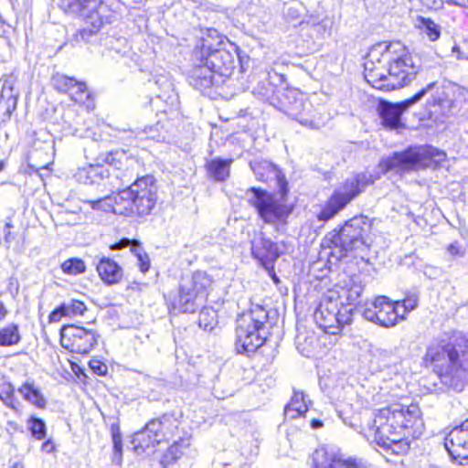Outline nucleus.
Returning a JSON list of instances; mask_svg holds the SVG:
<instances>
[{
    "label": "nucleus",
    "mask_w": 468,
    "mask_h": 468,
    "mask_svg": "<svg viewBox=\"0 0 468 468\" xmlns=\"http://www.w3.org/2000/svg\"><path fill=\"white\" fill-rule=\"evenodd\" d=\"M2 169V165H0V170Z\"/></svg>",
    "instance_id": "obj_57"
},
{
    "label": "nucleus",
    "mask_w": 468,
    "mask_h": 468,
    "mask_svg": "<svg viewBox=\"0 0 468 468\" xmlns=\"http://www.w3.org/2000/svg\"><path fill=\"white\" fill-rule=\"evenodd\" d=\"M416 27L422 34L427 36L431 41L437 40L441 36L440 26L430 18L419 17L416 22Z\"/></svg>",
    "instance_id": "obj_34"
},
{
    "label": "nucleus",
    "mask_w": 468,
    "mask_h": 468,
    "mask_svg": "<svg viewBox=\"0 0 468 468\" xmlns=\"http://www.w3.org/2000/svg\"><path fill=\"white\" fill-rule=\"evenodd\" d=\"M247 194L248 201L256 208L260 218L265 223L283 221L290 214L285 205L260 188L251 187Z\"/></svg>",
    "instance_id": "obj_13"
},
{
    "label": "nucleus",
    "mask_w": 468,
    "mask_h": 468,
    "mask_svg": "<svg viewBox=\"0 0 468 468\" xmlns=\"http://www.w3.org/2000/svg\"><path fill=\"white\" fill-rule=\"evenodd\" d=\"M425 428L422 411L418 402L393 401L374 410L370 430L373 441L387 454L407 455L413 441Z\"/></svg>",
    "instance_id": "obj_1"
},
{
    "label": "nucleus",
    "mask_w": 468,
    "mask_h": 468,
    "mask_svg": "<svg viewBox=\"0 0 468 468\" xmlns=\"http://www.w3.org/2000/svg\"><path fill=\"white\" fill-rule=\"evenodd\" d=\"M101 279L107 284L118 283L123 275L122 269L112 259L102 258L97 265Z\"/></svg>",
    "instance_id": "obj_25"
},
{
    "label": "nucleus",
    "mask_w": 468,
    "mask_h": 468,
    "mask_svg": "<svg viewBox=\"0 0 468 468\" xmlns=\"http://www.w3.org/2000/svg\"><path fill=\"white\" fill-rule=\"evenodd\" d=\"M312 468H367L356 458L317 448L312 454Z\"/></svg>",
    "instance_id": "obj_18"
},
{
    "label": "nucleus",
    "mask_w": 468,
    "mask_h": 468,
    "mask_svg": "<svg viewBox=\"0 0 468 468\" xmlns=\"http://www.w3.org/2000/svg\"><path fill=\"white\" fill-rule=\"evenodd\" d=\"M110 433L112 441V462L117 465H121L123 458V444L121 427L118 421L111 424Z\"/></svg>",
    "instance_id": "obj_29"
},
{
    "label": "nucleus",
    "mask_w": 468,
    "mask_h": 468,
    "mask_svg": "<svg viewBox=\"0 0 468 468\" xmlns=\"http://www.w3.org/2000/svg\"><path fill=\"white\" fill-rule=\"evenodd\" d=\"M61 5L67 12L82 17L91 27L90 31H98L114 17V12L103 0H61Z\"/></svg>",
    "instance_id": "obj_11"
},
{
    "label": "nucleus",
    "mask_w": 468,
    "mask_h": 468,
    "mask_svg": "<svg viewBox=\"0 0 468 468\" xmlns=\"http://www.w3.org/2000/svg\"><path fill=\"white\" fill-rule=\"evenodd\" d=\"M464 1H465L464 3H467V2H468V0H464Z\"/></svg>",
    "instance_id": "obj_58"
},
{
    "label": "nucleus",
    "mask_w": 468,
    "mask_h": 468,
    "mask_svg": "<svg viewBox=\"0 0 468 468\" xmlns=\"http://www.w3.org/2000/svg\"><path fill=\"white\" fill-rule=\"evenodd\" d=\"M89 367L97 376L105 377L108 375L109 368L107 364L98 357H92L89 361Z\"/></svg>",
    "instance_id": "obj_44"
},
{
    "label": "nucleus",
    "mask_w": 468,
    "mask_h": 468,
    "mask_svg": "<svg viewBox=\"0 0 468 468\" xmlns=\"http://www.w3.org/2000/svg\"><path fill=\"white\" fill-rule=\"evenodd\" d=\"M447 252L451 256H462V255H463V248H462V246L458 242L451 243L447 247Z\"/></svg>",
    "instance_id": "obj_45"
},
{
    "label": "nucleus",
    "mask_w": 468,
    "mask_h": 468,
    "mask_svg": "<svg viewBox=\"0 0 468 468\" xmlns=\"http://www.w3.org/2000/svg\"><path fill=\"white\" fill-rule=\"evenodd\" d=\"M18 95L11 85L4 84L1 90L0 109L4 110L5 119L9 120L16 111Z\"/></svg>",
    "instance_id": "obj_30"
},
{
    "label": "nucleus",
    "mask_w": 468,
    "mask_h": 468,
    "mask_svg": "<svg viewBox=\"0 0 468 468\" xmlns=\"http://www.w3.org/2000/svg\"><path fill=\"white\" fill-rule=\"evenodd\" d=\"M119 192L113 196H108L98 200H87L86 202L90 205L94 210H101L104 212H112L114 214L124 215L123 211H121L122 207V203L119 202Z\"/></svg>",
    "instance_id": "obj_28"
},
{
    "label": "nucleus",
    "mask_w": 468,
    "mask_h": 468,
    "mask_svg": "<svg viewBox=\"0 0 468 468\" xmlns=\"http://www.w3.org/2000/svg\"><path fill=\"white\" fill-rule=\"evenodd\" d=\"M251 253L265 268L271 267L280 256L277 244L265 239L261 234L252 239Z\"/></svg>",
    "instance_id": "obj_22"
},
{
    "label": "nucleus",
    "mask_w": 468,
    "mask_h": 468,
    "mask_svg": "<svg viewBox=\"0 0 468 468\" xmlns=\"http://www.w3.org/2000/svg\"><path fill=\"white\" fill-rule=\"evenodd\" d=\"M275 354H272L269 358H267V363L266 364H271L273 362V360L275 359Z\"/></svg>",
    "instance_id": "obj_53"
},
{
    "label": "nucleus",
    "mask_w": 468,
    "mask_h": 468,
    "mask_svg": "<svg viewBox=\"0 0 468 468\" xmlns=\"http://www.w3.org/2000/svg\"><path fill=\"white\" fill-rule=\"evenodd\" d=\"M238 50L239 48L232 43L218 41L215 46L210 39L203 38L200 47L195 50V57L201 63H207L224 82L236 69Z\"/></svg>",
    "instance_id": "obj_8"
},
{
    "label": "nucleus",
    "mask_w": 468,
    "mask_h": 468,
    "mask_svg": "<svg viewBox=\"0 0 468 468\" xmlns=\"http://www.w3.org/2000/svg\"><path fill=\"white\" fill-rule=\"evenodd\" d=\"M433 86L434 83H430L427 88L422 89L411 98L399 103L380 101L378 112L380 116L382 125L389 129H398L401 127L402 123L400 118L402 113L421 100L427 93L428 90Z\"/></svg>",
    "instance_id": "obj_16"
},
{
    "label": "nucleus",
    "mask_w": 468,
    "mask_h": 468,
    "mask_svg": "<svg viewBox=\"0 0 468 468\" xmlns=\"http://www.w3.org/2000/svg\"><path fill=\"white\" fill-rule=\"evenodd\" d=\"M102 160L111 167L121 169L128 158L124 152H112L106 154Z\"/></svg>",
    "instance_id": "obj_42"
},
{
    "label": "nucleus",
    "mask_w": 468,
    "mask_h": 468,
    "mask_svg": "<svg viewBox=\"0 0 468 468\" xmlns=\"http://www.w3.org/2000/svg\"><path fill=\"white\" fill-rule=\"evenodd\" d=\"M455 5H461V6H463V7H468V2L467 3H458V2H453Z\"/></svg>",
    "instance_id": "obj_55"
},
{
    "label": "nucleus",
    "mask_w": 468,
    "mask_h": 468,
    "mask_svg": "<svg viewBox=\"0 0 468 468\" xmlns=\"http://www.w3.org/2000/svg\"><path fill=\"white\" fill-rule=\"evenodd\" d=\"M235 332V351L247 356H250L262 347L270 335L265 324H240Z\"/></svg>",
    "instance_id": "obj_12"
},
{
    "label": "nucleus",
    "mask_w": 468,
    "mask_h": 468,
    "mask_svg": "<svg viewBox=\"0 0 468 468\" xmlns=\"http://www.w3.org/2000/svg\"><path fill=\"white\" fill-rule=\"evenodd\" d=\"M468 434V418L459 425Z\"/></svg>",
    "instance_id": "obj_52"
},
{
    "label": "nucleus",
    "mask_w": 468,
    "mask_h": 468,
    "mask_svg": "<svg viewBox=\"0 0 468 468\" xmlns=\"http://www.w3.org/2000/svg\"><path fill=\"white\" fill-rule=\"evenodd\" d=\"M144 133L148 134V138L157 142H165L170 139V132L165 127V124L160 121L154 127L145 128Z\"/></svg>",
    "instance_id": "obj_38"
},
{
    "label": "nucleus",
    "mask_w": 468,
    "mask_h": 468,
    "mask_svg": "<svg viewBox=\"0 0 468 468\" xmlns=\"http://www.w3.org/2000/svg\"><path fill=\"white\" fill-rule=\"evenodd\" d=\"M309 410V403L305 394L300 390H294L290 400L284 407V417L290 420L305 417Z\"/></svg>",
    "instance_id": "obj_24"
},
{
    "label": "nucleus",
    "mask_w": 468,
    "mask_h": 468,
    "mask_svg": "<svg viewBox=\"0 0 468 468\" xmlns=\"http://www.w3.org/2000/svg\"><path fill=\"white\" fill-rule=\"evenodd\" d=\"M446 158V154L432 146L410 147L405 151L394 153L383 159L379 165L383 172L396 170L397 172L416 171L436 166Z\"/></svg>",
    "instance_id": "obj_7"
},
{
    "label": "nucleus",
    "mask_w": 468,
    "mask_h": 468,
    "mask_svg": "<svg viewBox=\"0 0 468 468\" xmlns=\"http://www.w3.org/2000/svg\"><path fill=\"white\" fill-rule=\"evenodd\" d=\"M51 82L57 90L68 93L74 89L77 80L64 74L56 73L52 76Z\"/></svg>",
    "instance_id": "obj_37"
},
{
    "label": "nucleus",
    "mask_w": 468,
    "mask_h": 468,
    "mask_svg": "<svg viewBox=\"0 0 468 468\" xmlns=\"http://www.w3.org/2000/svg\"><path fill=\"white\" fill-rule=\"evenodd\" d=\"M10 468H25L24 465L20 463H14Z\"/></svg>",
    "instance_id": "obj_54"
},
{
    "label": "nucleus",
    "mask_w": 468,
    "mask_h": 468,
    "mask_svg": "<svg viewBox=\"0 0 468 468\" xmlns=\"http://www.w3.org/2000/svg\"><path fill=\"white\" fill-rule=\"evenodd\" d=\"M371 225L369 218L363 215L347 220L337 232L326 240L328 244L332 245L331 255L340 260L347 256L349 252L368 247Z\"/></svg>",
    "instance_id": "obj_6"
},
{
    "label": "nucleus",
    "mask_w": 468,
    "mask_h": 468,
    "mask_svg": "<svg viewBox=\"0 0 468 468\" xmlns=\"http://www.w3.org/2000/svg\"><path fill=\"white\" fill-rule=\"evenodd\" d=\"M250 165L258 180L267 181L271 176L277 175L275 167L268 162L250 163Z\"/></svg>",
    "instance_id": "obj_36"
},
{
    "label": "nucleus",
    "mask_w": 468,
    "mask_h": 468,
    "mask_svg": "<svg viewBox=\"0 0 468 468\" xmlns=\"http://www.w3.org/2000/svg\"><path fill=\"white\" fill-rule=\"evenodd\" d=\"M6 313H7V311H6L4 303L0 300V320L4 319L5 317Z\"/></svg>",
    "instance_id": "obj_51"
},
{
    "label": "nucleus",
    "mask_w": 468,
    "mask_h": 468,
    "mask_svg": "<svg viewBox=\"0 0 468 468\" xmlns=\"http://www.w3.org/2000/svg\"><path fill=\"white\" fill-rule=\"evenodd\" d=\"M22 398L37 410H43L47 408L48 401L41 391L32 381L23 382L17 388Z\"/></svg>",
    "instance_id": "obj_23"
},
{
    "label": "nucleus",
    "mask_w": 468,
    "mask_h": 468,
    "mask_svg": "<svg viewBox=\"0 0 468 468\" xmlns=\"http://www.w3.org/2000/svg\"><path fill=\"white\" fill-rule=\"evenodd\" d=\"M420 70L413 57L400 42L378 44L365 62V80L373 88L390 91L410 84Z\"/></svg>",
    "instance_id": "obj_2"
},
{
    "label": "nucleus",
    "mask_w": 468,
    "mask_h": 468,
    "mask_svg": "<svg viewBox=\"0 0 468 468\" xmlns=\"http://www.w3.org/2000/svg\"><path fill=\"white\" fill-rule=\"evenodd\" d=\"M397 303L387 296L379 295L373 302V308L365 312V318L370 322H398L405 320L403 314H399Z\"/></svg>",
    "instance_id": "obj_19"
},
{
    "label": "nucleus",
    "mask_w": 468,
    "mask_h": 468,
    "mask_svg": "<svg viewBox=\"0 0 468 468\" xmlns=\"http://www.w3.org/2000/svg\"><path fill=\"white\" fill-rule=\"evenodd\" d=\"M0 400L3 404L15 411H19L21 403L16 395V388L10 382H3L0 385Z\"/></svg>",
    "instance_id": "obj_32"
},
{
    "label": "nucleus",
    "mask_w": 468,
    "mask_h": 468,
    "mask_svg": "<svg viewBox=\"0 0 468 468\" xmlns=\"http://www.w3.org/2000/svg\"><path fill=\"white\" fill-rule=\"evenodd\" d=\"M72 371L75 373V375L80 378V377H84V378H87L85 372H84V369H82L81 367H80L78 365L76 364H73L72 367Z\"/></svg>",
    "instance_id": "obj_48"
},
{
    "label": "nucleus",
    "mask_w": 468,
    "mask_h": 468,
    "mask_svg": "<svg viewBox=\"0 0 468 468\" xmlns=\"http://www.w3.org/2000/svg\"><path fill=\"white\" fill-rule=\"evenodd\" d=\"M109 169L101 164L89 165L78 170L77 179L83 184H94L109 175Z\"/></svg>",
    "instance_id": "obj_26"
},
{
    "label": "nucleus",
    "mask_w": 468,
    "mask_h": 468,
    "mask_svg": "<svg viewBox=\"0 0 468 468\" xmlns=\"http://www.w3.org/2000/svg\"><path fill=\"white\" fill-rule=\"evenodd\" d=\"M192 436L183 427L178 425V431L176 437L171 439L165 451L160 455L158 462L162 468H169L183 458L191 446Z\"/></svg>",
    "instance_id": "obj_17"
},
{
    "label": "nucleus",
    "mask_w": 468,
    "mask_h": 468,
    "mask_svg": "<svg viewBox=\"0 0 468 468\" xmlns=\"http://www.w3.org/2000/svg\"><path fill=\"white\" fill-rule=\"evenodd\" d=\"M212 279L204 271H196L190 278L183 280L177 302L174 308L183 313H193L206 300Z\"/></svg>",
    "instance_id": "obj_10"
},
{
    "label": "nucleus",
    "mask_w": 468,
    "mask_h": 468,
    "mask_svg": "<svg viewBox=\"0 0 468 468\" xmlns=\"http://www.w3.org/2000/svg\"><path fill=\"white\" fill-rule=\"evenodd\" d=\"M59 333L62 346L72 353L88 354L97 343L93 331L77 324H63Z\"/></svg>",
    "instance_id": "obj_14"
},
{
    "label": "nucleus",
    "mask_w": 468,
    "mask_h": 468,
    "mask_svg": "<svg viewBox=\"0 0 468 468\" xmlns=\"http://www.w3.org/2000/svg\"><path fill=\"white\" fill-rule=\"evenodd\" d=\"M41 451L45 453H52L56 452V445L52 439H46L41 444Z\"/></svg>",
    "instance_id": "obj_46"
},
{
    "label": "nucleus",
    "mask_w": 468,
    "mask_h": 468,
    "mask_svg": "<svg viewBox=\"0 0 468 468\" xmlns=\"http://www.w3.org/2000/svg\"><path fill=\"white\" fill-rule=\"evenodd\" d=\"M310 424L313 429H319V428L323 427L324 422L319 419H313L311 420Z\"/></svg>",
    "instance_id": "obj_50"
},
{
    "label": "nucleus",
    "mask_w": 468,
    "mask_h": 468,
    "mask_svg": "<svg viewBox=\"0 0 468 468\" xmlns=\"http://www.w3.org/2000/svg\"><path fill=\"white\" fill-rule=\"evenodd\" d=\"M373 183V179L366 174H356L347 178L341 186L335 189L324 207L318 215V219L327 221L346 207L364 187Z\"/></svg>",
    "instance_id": "obj_9"
},
{
    "label": "nucleus",
    "mask_w": 468,
    "mask_h": 468,
    "mask_svg": "<svg viewBox=\"0 0 468 468\" xmlns=\"http://www.w3.org/2000/svg\"><path fill=\"white\" fill-rule=\"evenodd\" d=\"M287 101L283 102L285 112L303 126L319 129L324 122L320 118L312 114L313 106L296 90H287L284 94Z\"/></svg>",
    "instance_id": "obj_15"
},
{
    "label": "nucleus",
    "mask_w": 468,
    "mask_h": 468,
    "mask_svg": "<svg viewBox=\"0 0 468 468\" xmlns=\"http://www.w3.org/2000/svg\"><path fill=\"white\" fill-rule=\"evenodd\" d=\"M419 297L416 293L407 295L403 301H396L399 314L407 318V314L417 307Z\"/></svg>",
    "instance_id": "obj_40"
},
{
    "label": "nucleus",
    "mask_w": 468,
    "mask_h": 468,
    "mask_svg": "<svg viewBox=\"0 0 468 468\" xmlns=\"http://www.w3.org/2000/svg\"><path fill=\"white\" fill-rule=\"evenodd\" d=\"M443 443L452 460L468 463V434L459 425L450 431Z\"/></svg>",
    "instance_id": "obj_20"
},
{
    "label": "nucleus",
    "mask_w": 468,
    "mask_h": 468,
    "mask_svg": "<svg viewBox=\"0 0 468 468\" xmlns=\"http://www.w3.org/2000/svg\"><path fill=\"white\" fill-rule=\"evenodd\" d=\"M157 186L153 176H146L136 179L131 186L119 191L121 211L125 216L140 218L152 214L156 207Z\"/></svg>",
    "instance_id": "obj_5"
},
{
    "label": "nucleus",
    "mask_w": 468,
    "mask_h": 468,
    "mask_svg": "<svg viewBox=\"0 0 468 468\" xmlns=\"http://www.w3.org/2000/svg\"><path fill=\"white\" fill-rule=\"evenodd\" d=\"M130 243H131V242H130V240H129V239H123V240H122L121 242L114 244V245L112 247V250H119V249H121V248H123V247H127V246H129V245H130Z\"/></svg>",
    "instance_id": "obj_49"
},
{
    "label": "nucleus",
    "mask_w": 468,
    "mask_h": 468,
    "mask_svg": "<svg viewBox=\"0 0 468 468\" xmlns=\"http://www.w3.org/2000/svg\"><path fill=\"white\" fill-rule=\"evenodd\" d=\"M27 429L31 434V436L37 440H44L47 436V426L45 421L37 417V416H29L27 420Z\"/></svg>",
    "instance_id": "obj_35"
},
{
    "label": "nucleus",
    "mask_w": 468,
    "mask_h": 468,
    "mask_svg": "<svg viewBox=\"0 0 468 468\" xmlns=\"http://www.w3.org/2000/svg\"><path fill=\"white\" fill-rule=\"evenodd\" d=\"M195 61L196 64L189 73V82L193 87L203 90L223 83L207 63H201L196 57Z\"/></svg>",
    "instance_id": "obj_21"
},
{
    "label": "nucleus",
    "mask_w": 468,
    "mask_h": 468,
    "mask_svg": "<svg viewBox=\"0 0 468 468\" xmlns=\"http://www.w3.org/2000/svg\"><path fill=\"white\" fill-rule=\"evenodd\" d=\"M380 324L385 326V327H389V326L395 325L396 324H386V323H383V324Z\"/></svg>",
    "instance_id": "obj_56"
},
{
    "label": "nucleus",
    "mask_w": 468,
    "mask_h": 468,
    "mask_svg": "<svg viewBox=\"0 0 468 468\" xmlns=\"http://www.w3.org/2000/svg\"><path fill=\"white\" fill-rule=\"evenodd\" d=\"M421 365L431 369L444 385L462 390L468 376V335H452L431 344Z\"/></svg>",
    "instance_id": "obj_3"
},
{
    "label": "nucleus",
    "mask_w": 468,
    "mask_h": 468,
    "mask_svg": "<svg viewBox=\"0 0 468 468\" xmlns=\"http://www.w3.org/2000/svg\"><path fill=\"white\" fill-rule=\"evenodd\" d=\"M20 340L21 335L16 324H9L0 329V346H15Z\"/></svg>",
    "instance_id": "obj_33"
},
{
    "label": "nucleus",
    "mask_w": 468,
    "mask_h": 468,
    "mask_svg": "<svg viewBox=\"0 0 468 468\" xmlns=\"http://www.w3.org/2000/svg\"><path fill=\"white\" fill-rule=\"evenodd\" d=\"M343 325H344V324L337 323V324H331L328 326L321 325V328L326 334H336L343 329Z\"/></svg>",
    "instance_id": "obj_47"
},
{
    "label": "nucleus",
    "mask_w": 468,
    "mask_h": 468,
    "mask_svg": "<svg viewBox=\"0 0 468 468\" xmlns=\"http://www.w3.org/2000/svg\"><path fill=\"white\" fill-rule=\"evenodd\" d=\"M180 424V419L171 413H164L160 417L149 420L144 427L133 436V452L137 455L147 453L149 451L155 452L160 443H168L176 437Z\"/></svg>",
    "instance_id": "obj_4"
},
{
    "label": "nucleus",
    "mask_w": 468,
    "mask_h": 468,
    "mask_svg": "<svg viewBox=\"0 0 468 468\" xmlns=\"http://www.w3.org/2000/svg\"><path fill=\"white\" fill-rule=\"evenodd\" d=\"M68 93L69 94L71 100L79 103H83L85 100L90 98V92L87 89V85L82 81L77 80L74 89Z\"/></svg>",
    "instance_id": "obj_41"
},
{
    "label": "nucleus",
    "mask_w": 468,
    "mask_h": 468,
    "mask_svg": "<svg viewBox=\"0 0 468 468\" xmlns=\"http://www.w3.org/2000/svg\"><path fill=\"white\" fill-rule=\"evenodd\" d=\"M85 310L86 306L82 302L72 300L54 310L49 315V322H58L63 317L73 318L78 314H82Z\"/></svg>",
    "instance_id": "obj_27"
},
{
    "label": "nucleus",
    "mask_w": 468,
    "mask_h": 468,
    "mask_svg": "<svg viewBox=\"0 0 468 468\" xmlns=\"http://www.w3.org/2000/svg\"><path fill=\"white\" fill-rule=\"evenodd\" d=\"M61 269L67 274L78 275L85 271L86 265L82 260L72 258L65 261L61 265Z\"/></svg>",
    "instance_id": "obj_39"
},
{
    "label": "nucleus",
    "mask_w": 468,
    "mask_h": 468,
    "mask_svg": "<svg viewBox=\"0 0 468 468\" xmlns=\"http://www.w3.org/2000/svg\"><path fill=\"white\" fill-rule=\"evenodd\" d=\"M131 250L137 257L141 271L146 272L150 268V261L146 253L144 252L142 247L139 244H133Z\"/></svg>",
    "instance_id": "obj_43"
},
{
    "label": "nucleus",
    "mask_w": 468,
    "mask_h": 468,
    "mask_svg": "<svg viewBox=\"0 0 468 468\" xmlns=\"http://www.w3.org/2000/svg\"><path fill=\"white\" fill-rule=\"evenodd\" d=\"M232 163V159L222 160L216 158L211 160L207 167L210 176L217 181H224L229 176V167Z\"/></svg>",
    "instance_id": "obj_31"
}]
</instances>
